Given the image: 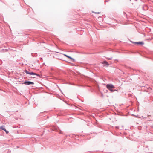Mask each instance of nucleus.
<instances>
[{
  "label": "nucleus",
  "instance_id": "1",
  "mask_svg": "<svg viewBox=\"0 0 153 153\" xmlns=\"http://www.w3.org/2000/svg\"><path fill=\"white\" fill-rule=\"evenodd\" d=\"M107 88L111 92H113L114 91L113 89L114 88V87L113 85L111 84H108L106 86Z\"/></svg>",
  "mask_w": 153,
  "mask_h": 153
},
{
  "label": "nucleus",
  "instance_id": "9",
  "mask_svg": "<svg viewBox=\"0 0 153 153\" xmlns=\"http://www.w3.org/2000/svg\"><path fill=\"white\" fill-rule=\"evenodd\" d=\"M110 59V58H109V59Z\"/></svg>",
  "mask_w": 153,
  "mask_h": 153
},
{
  "label": "nucleus",
  "instance_id": "5",
  "mask_svg": "<svg viewBox=\"0 0 153 153\" xmlns=\"http://www.w3.org/2000/svg\"><path fill=\"white\" fill-rule=\"evenodd\" d=\"M64 56H66V57H67V58H68L69 59H70L71 60H74V59L72 58L70 56H68L65 54H63Z\"/></svg>",
  "mask_w": 153,
  "mask_h": 153
},
{
  "label": "nucleus",
  "instance_id": "3",
  "mask_svg": "<svg viewBox=\"0 0 153 153\" xmlns=\"http://www.w3.org/2000/svg\"><path fill=\"white\" fill-rule=\"evenodd\" d=\"M24 84H26V85H29L30 84H32L33 85L34 84V83L33 82H30V81H26L25 82Z\"/></svg>",
  "mask_w": 153,
  "mask_h": 153
},
{
  "label": "nucleus",
  "instance_id": "7",
  "mask_svg": "<svg viewBox=\"0 0 153 153\" xmlns=\"http://www.w3.org/2000/svg\"><path fill=\"white\" fill-rule=\"evenodd\" d=\"M135 43L137 44H138L143 45V44H144V43L142 42H136Z\"/></svg>",
  "mask_w": 153,
  "mask_h": 153
},
{
  "label": "nucleus",
  "instance_id": "6",
  "mask_svg": "<svg viewBox=\"0 0 153 153\" xmlns=\"http://www.w3.org/2000/svg\"><path fill=\"white\" fill-rule=\"evenodd\" d=\"M0 128L2 130H3L4 131L6 129L4 127V126H2L0 127Z\"/></svg>",
  "mask_w": 153,
  "mask_h": 153
},
{
  "label": "nucleus",
  "instance_id": "8",
  "mask_svg": "<svg viewBox=\"0 0 153 153\" xmlns=\"http://www.w3.org/2000/svg\"><path fill=\"white\" fill-rule=\"evenodd\" d=\"M4 131H5L6 134H8L9 133L8 131H7L6 129L5 130H4Z\"/></svg>",
  "mask_w": 153,
  "mask_h": 153
},
{
  "label": "nucleus",
  "instance_id": "4",
  "mask_svg": "<svg viewBox=\"0 0 153 153\" xmlns=\"http://www.w3.org/2000/svg\"><path fill=\"white\" fill-rule=\"evenodd\" d=\"M101 63L102 64H105V66H108L109 65V64L108 63V62L106 61H104L102 62Z\"/></svg>",
  "mask_w": 153,
  "mask_h": 153
},
{
  "label": "nucleus",
  "instance_id": "2",
  "mask_svg": "<svg viewBox=\"0 0 153 153\" xmlns=\"http://www.w3.org/2000/svg\"><path fill=\"white\" fill-rule=\"evenodd\" d=\"M25 71L27 74H29L30 75H36L37 76H39V74H38L35 73H34L33 72H29L27 71L26 70H25Z\"/></svg>",
  "mask_w": 153,
  "mask_h": 153
}]
</instances>
